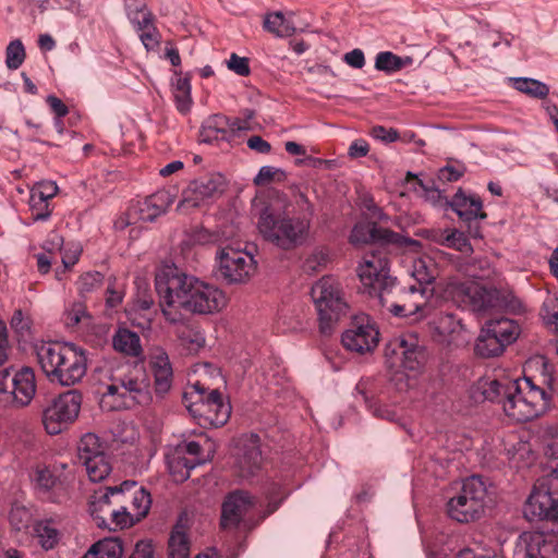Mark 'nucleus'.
<instances>
[{
  "mask_svg": "<svg viewBox=\"0 0 558 558\" xmlns=\"http://www.w3.org/2000/svg\"><path fill=\"white\" fill-rule=\"evenodd\" d=\"M155 287L161 312L171 324L183 322L179 308L207 315L220 312L227 305V296L221 289L186 275L174 266H167L156 275Z\"/></svg>",
  "mask_w": 558,
  "mask_h": 558,
  "instance_id": "nucleus-1",
  "label": "nucleus"
},
{
  "mask_svg": "<svg viewBox=\"0 0 558 558\" xmlns=\"http://www.w3.org/2000/svg\"><path fill=\"white\" fill-rule=\"evenodd\" d=\"M359 277L368 294L397 317H410L422 310L423 294L415 286L399 287L389 274L388 259L380 255H366L359 267Z\"/></svg>",
  "mask_w": 558,
  "mask_h": 558,
  "instance_id": "nucleus-2",
  "label": "nucleus"
},
{
  "mask_svg": "<svg viewBox=\"0 0 558 558\" xmlns=\"http://www.w3.org/2000/svg\"><path fill=\"white\" fill-rule=\"evenodd\" d=\"M525 383L530 386V390L523 395L518 380L485 377L471 387L470 395L476 403L484 401L500 403L506 415L519 422H526L545 411L547 397L546 392L535 387L531 379L526 378Z\"/></svg>",
  "mask_w": 558,
  "mask_h": 558,
  "instance_id": "nucleus-3",
  "label": "nucleus"
},
{
  "mask_svg": "<svg viewBox=\"0 0 558 558\" xmlns=\"http://www.w3.org/2000/svg\"><path fill=\"white\" fill-rule=\"evenodd\" d=\"M290 202L283 193L276 192L270 203L259 213L257 228L262 236L271 244L289 251L303 244L311 223L307 218L291 216Z\"/></svg>",
  "mask_w": 558,
  "mask_h": 558,
  "instance_id": "nucleus-4",
  "label": "nucleus"
},
{
  "mask_svg": "<svg viewBox=\"0 0 558 558\" xmlns=\"http://www.w3.org/2000/svg\"><path fill=\"white\" fill-rule=\"evenodd\" d=\"M38 363L52 384L74 386L87 371L85 351L74 344L44 342L36 348Z\"/></svg>",
  "mask_w": 558,
  "mask_h": 558,
  "instance_id": "nucleus-5",
  "label": "nucleus"
},
{
  "mask_svg": "<svg viewBox=\"0 0 558 558\" xmlns=\"http://www.w3.org/2000/svg\"><path fill=\"white\" fill-rule=\"evenodd\" d=\"M311 296L317 311L319 331L330 336L349 311L342 286L336 278L325 276L313 284Z\"/></svg>",
  "mask_w": 558,
  "mask_h": 558,
  "instance_id": "nucleus-6",
  "label": "nucleus"
},
{
  "mask_svg": "<svg viewBox=\"0 0 558 558\" xmlns=\"http://www.w3.org/2000/svg\"><path fill=\"white\" fill-rule=\"evenodd\" d=\"M36 393L35 373L24 366L0 371V404L5 408H24Z\"/></svg>",
  "mask_w": 558,
  "mask_h": 558,
  "instance_id": "nucleus-7",
  "label": "nucleus"
},
{
  "mask_svg": "<svg viewBox=\"0 0 558 558\" xmlns=\"http://www.w3.org/2000/svg\"><path fill=\"white\" fill-rule=\"evenodd\" d=\"M486 487L482 478L472 475L462 483L460 493L447 504L449 517L458 522L468 523L480 519L484 512Z\"/></svg>",
  "mask_w": 558,
  "mask_h": 558,
  "instance_id": "nucleus-8",
  "label": "nucleus"
},
{
  "mask_svg": "<svg viewBox=\"0 0 558 558\" xmlns=\"http://www.w3.org/2000/svg\"><path fill=\"white\" fill-rule=\"evenodd\" d=\"M195 399L186 404L189 412L198 420L199 425L220 427L225 425L231 414V405L225 402L218 389L207 390L201 383L193 385Z\"/></svg>",
  "mask_w": 558,
  "mask_h": 558,
  "instance_id": "nucleus-9",
  "label": "nucleus"
},
{
  "mask_svg": "<svg viewBox=\"0 0 558 558\" xmlns=\"http://www.w3.org/2000/svg\"><path fill=\"white\" fill-rule=\"evenodd\" d=\"M385 357L391 366L395 365V359L400 360L401 366L416 376L423 373L429 355L418 339L409 333L391 339L385 345Z\"/></svg>",
  "mask_w": 558,
  "mask_h": 558,
  "instance_id": "nucleus-10",
  "label": "nucleus"
},
{
  "mask_svg": "<svg viewBox=\"0 0 558 558\" xmlns=\"http://www.w3.org/2000/svg\"><path fill=\"white\" fill-rule=\"evenodd\" d=\"M82 395L77 390H69L56 398L43 413L45 429L50 435L60 434L78 416Z\"/></svg>",
  "mask_w": 558,
  "mask_h": 558,
  "instance_id": "nucleus-11",
  "label": "nucleus"
},
{
  "mask_svg": "<svg viewBox=\"0 0 558 558\" xmlns=\"http://www.w3.org/2000/svg\"><path fill=\"white\" fill-rule=\"evenodd\" d=\"M217 276L228 283H244L255 271L254 257L246 252L225 247L217 252Z\"/></svg>",
  "mask_w": 558,
  "mask_h": 558,
  "instance_id": "nucleus-12",
  "label": "nucleus"
},
{
  "mask_svg": "<svg viewBox=\"0 0 558 558\" xmlns=\"http://www.w3.org/2000/svg\"><path fill=\"white\" fill-rule=\"evenodd\" d=\"M453 299L460 306L482 312L499 305V292L476 282H462L454 287Z\"/></svg>",
  "mask_w": 558,
  "mask_h": 558,
  "instance_id": "nucleus-13",
  "label": "nucleus"
},
{
  "mask_svg": "<svg viewBox=\"0 0 558 558\" xmlns=\"http://www.w3.org/2000/svg\"><path fill=\"white\" fill-rule=\"evenodd\" d=\"M264 458L260 449V438L256 434L245 435L238 441L235 466L242 478H251L259 473Z\"/></svg>",
  "mask_w": 558,
  "mask_h": 558,
  "instance_id": "nucleus-14",
  "label": "nucleus"
},
{
  "mask_svg": "<svg viewBox=\"0 0 558 558\" xmlns=\"http://www.w3.org/2000/svg\"><path fill=\"white\" fill-rule=\"evenodd\" d=\"M225 190V181L220 174H211L196 179L190 183L183 192V197L178 204V210L183 208H196L208 199L221 195Z\"/></svg>",
  "mask_w": 558,
  "mask_h": 558,
  "instance_id": "nucleus-15",
  "label": "nucleus"
},
{
  "mask_svg": "<svg viewBox=\"0 0 558 558\" xmlns=\"http://www.w3.org/2000/svg\"><path fill=\"white\" fill-rule=\"evenodd\" d=\"M379 331L368 319L362 318L352 323L341 337L343 347L352 352L365 354L378 344Z\"/></svg>",
  "mask_w": 558,
  "mask_h": 558,
  "instance_id": "nucleus-16",
  "label": "nucleus"
},
{
  "mask_svg": "<svg viewBox=\"0 0 558 558\" xmlns=\"http://www.w3.org/2000/svg\"><path fill=\"white\" fill-rule=\"evenodd\" d=\"M256 505V498L246 490H234L227 495L222 507L220 525L223 530H235L243 517Z\"/></svg>",
  "mask_w": 558,
  "mask_h": 558,
  "instance_id": "nucleus-17",
  "label": "nucleus"
},
{
  "mask_svg": "<svg viewBox=\"0 0 558 558\" xmlns=\"http://www.w3.org/2000/svg\"><path fill=\"white\" fill-rule=\"evenodd\" d=\"M350 241L353 244H365L368 242L397 244L399 246L417 244V241L403 238L387 228L378 227L376 223L356 225L351 231Z\"/></svg>",
  "mask_w": 558,
  "mask_h": 558,
  "instance_id": "nucleus-18",
  "label": "nucleus"
},
{
  "mask_svg": "<svg viewBox=\"0 0 558 558\" xmlns=\"http://www.w3.org/2000/svg\"><path fill=\"white\" fill-rule=\"evenodd\" d=\"M555 539L542 532L522 533L513 550V558H551Z\"/></svg>",
  "mask_w": 558,
  "mask_h": 558,
  "instance_id": "nucleus-19",
  "label": "nucleus"
},
{
  "mask_svg": "<svg viewBox=\"0 0 558 558\" xmlns=\"http://www.w3.org/2000/svg\"><path fill=\"white\" fill-rule=\"evenodd\" d=\"M451 209L459 216L461 220L469 223V232L474 238H481L480 227L476 225L474 229L471 223L477 219H485L486 213L483 211V203L477 195H466L462 189H459L449 203Z\"/></svg>",
  "mask_w": 558,
  "mask_h": 558,
  "instance_id": "nucleus-20",
  "label": "nucleus"
},
{
  "mask_svg": "<svg viewBox=\"0 0 558 558\" xmlns=\"http://www.w3.org/2000/svg\"><path fill=\"white\" fill-rule=\"evenodd\" d=\"M129 17L133 24L142 31L141 40L147 50L154 49L159 44V33L153 24V15L146 9V5L136 0L126 2Z\"/></svg>",
  "mask_w": 558,
  "mask_h": 558,
  "instance_id": "nucleus-21",
  "label": "nucleus"
},
{
  "mask_svg": "<svg viewBox=\"0 0 558 558\" xmlns=\"http://www.w3.org/2000/svg\"><path fill=\"white\" fill-rule=\"evenodd\" d=\"M524 517L529 521L551 520L554 521L555 497L544 488H535L524 505Z\"/></svg>",
  "mask_w": 558,
  "mask_h": 558,
  "instance_id": "nucleus-22",
  "label": "nucleus"
},
{
  "mask_svg": "<svg viewBox=\"0 0 558 558\" xmlns=\"http://www.w3.org/2000/svg\"><path fill=\"white\" fill-rule=\"evenodd\" d=\"M149 364L154 375L155 392L162 398L170 391L173 380L169 356L162 349H157L151 354Z\"/></svg>",
  "mask_w": 558,
  "mask_h": 558,
  "instance_id": "nucleus-23",
  "label": "nucleus"
},
{
  "mask_svg": "<svg viewBox=\"0 0 558 558\" xmlns=\"http://www.w3.org/2000/svg\"><path fill=\"white\" fill-rule=\"evenodd\" d=\"M119 487L123 495V504L125 505V501L130 500V511L133 518L140 522L148 514L151 506L149 492L134 481H124Z\"/></svg>",
  "mask_w": 558,
  "mask_h": 558,
  "instance_id": "nucleus-24",
  "label": "nucleus"
},
{
  "mask_svg": "<svg viewBox=\"0 0 558 558\" xmlns=\"http://www.w3.org/2000/svg\"><path fill=\"white\" fill-rule=\"evenodd\" d=\"M121 501H123V495L119 485L96 490L90 496L89 500V512L96 524L98 525V520H100L102 515L109 517V513H111L114 507L121 504Z\"/></svg>",
  "mask_w": 558,
  "mask_h": 558,
  "instance_id": "nucleus-25",
  "label": "nucleus"
},
{
  "mask_svg": "<svg viewBox=\"0 0 558 558\" xmlns=\"http://www.w3.org/2000/svg\"><path fill=\"white\" fill-rule=\"evenodd\" d=\"M172 203L173 196L169 191H157L138 204V219L151 222L165 214Z\"/></svg>",
  "mask_w": 558,
  "mask_h": 558,
  "instance_id": "nucleus-26",
  "label": "nucleus"
},
{
  "mask_svg": "<svg viewBox=\"0 0 558 558\" xmlns=\"http://www.w3.org/2000/svg\"><path fill=\"white\" fill-rule=\"evenodd\" d=\"M203 143L213 144L219 141H230V119L223 114L209 116L199 131Z\"/></svg>",
  "mask_w": 558,
  "mask_h": 558,
  "instance_id": "nucleus-27",
  "label": "nucleus"
},
{
  "mask_svg": "<svg viewBox=\"0 0 558 558\" xmlns=\"http://www.w3.org/2000/svg\"><path fill=\"white\" fill-rule=\"evenodd\" d=\"M202 463L201 459L186 458L182 449H175L167 456L168 470L175 482L186 481L191 475V471Z\"/></svg>",
  "mask_w": 558,
  "mask_h": 558,
  "instance_id": "nucleus-28",
  "label": "nucleus"
},
{
  "mask_svg": "<svg viewBox=\"0 0 558 558\" xmlns=\"http://www.w3.org/2000/svg\"><path fill=\"white\" fill-rule=\"evenodd\" d=\"M506 347L499 338L495 337L490 330L484 325L476 339L474 352L477 356L489 359L499 356Z\"/></svg>",
  "mask_w": 558,
  "mask_h": 558,
  "instance_id": "nucleus-29",
  "label": "nucleus"
},
{
  "mask_svg": "<svg viewBox=\"0 0 558 558\" xmlns=\"http://www.w3.org/2000/svg\"><path fill=\"white\" fill-rule=\"evenodd\" d=\"M112 344L116 351L129 356L138 357L143 353L140 336L126 328L117 330Z\"/></svg>",
  "mask_w": 558,
  "mask_h": 558,
  "instance_id": "nucleus-30",
  "label": "nucleus"
},
{
  "mask_svg": "<svg viewBox=\"0 0 558 558\" xmlns=\"http://www.w3.org/2000/svg\"><path fill=\"white\" fill-rule=\"evenodd\" d=\"M124 545L119 537H106L92 545L82 558H122Z\"/></svg>",
  "mask_w": 558,
  "mask_h": 558,
  "instance_id": "nucleus-31",
  "label": "nucleus"
},
{
  "mask_svg": "<svg viewBox=\"0 0 558 558\" xmlns=\"http://www.w3.org/2000/svg\"><path fill=\"white\" fill-rule=\"evenodd\" d=\"M138 521L135 520L129 510V507L121 501L109 513V517L102 515L98 520V527H107L109 530L125 529L134 525Z\"/></svg>",
  "mask_w": 558,
  "mask_h": 558,
  "instance_id": "nucleus-32",
  "label": "nucleus"
},
{
  "mask_svg": "<svg viewBox=\"0 0 558 558\" xmlns=\"http://www.w3.org/2000/svg\"><path fill=\"white\" fill-rule=\"evenodd\" d=\"M485 326L504 342L505 347L511 344L520 335L519 325L509 318H498L488 320Z\"/></svg>",
  "mask_w": 558,
  "mask_h": 558,
  "instance_id": "nucleus-33",
  "label": "nucleus"
},
{
  "mask_svg": "<svg viewBox=\"0 0 558 558\" xmlns=\"http://www.w3.org/2000/svg\"><path fill=\"white\" fill-rule=\"evenodd\" d=\"M433 241L439 245L454 248L461 253L472 252V246L463 232L457 229H446L435 232Z\"/></svg>",
  "mask_w": 558,
  "mask_h": 558,
  "instance_id": "nucleus-34",
  "label": "nucleus"
},
{
  "mask_svg": "<svg viewBox=\"0 0 558 558\" xmlns=\"http://www.w3.org/2000/svg\"><path fill=\"white\" fill-rule=\"evenodd\" d=\"M34 533L39 545L45 550L57 546L60 539V532L51 520H39L34 524Z\"/></svg>",
  "mask_w": 558,
  "mask_h": 558,
  "instance_id": "nucleus-35",
  "label": "nucleus"
},
{
  "mask_svg": "<svg viewBox=\"0 0 558 558\" xmlns=\"http://www.w3.org/2000/svg\"><path fill=\"white\" fill-rule=\"evenodd\" d=\"M190 544L185 526L177 523L169 538V558H189Z\"/></svg>",
  "mask_w": 558,
  "mask_h": 558,
  "instance_id": "nucleus-36",
  "label": "nucleus"
},
{
  "mask_svg": "<svg viewBox=\"0 0 558 558\" xmlns=\"http://www.w3.org/2000/svg\"><path fill=\"white\" fill-rule=\"evenodd\" d=\"M104 453V445L97 435L87 433L82 436L77 446V459L80 463L86 462L87 459H95Z\"/></svg>",
  "mask_w": 558,
  "mask_h": 558,
  "instance_id": "nucleus-37",
  "label": "nucleus"
},
{
  "mask_svg": "<svg viewBox=\"0 0 558 558\" xmlns=\"http://www.w3.org/2000/svg\"><path fill=\"white\" fill-rule=\"evenodd\" d=\"M264 27L277 37H290L295 33L293 22L280 11L268 14L264 21Z\"/></svg>",
  "mask_w": 558,
  "mask_h": 558,
  "instance_id": "nucleus-38",
  "label": "nucleus"
},
{
  "mask_svg": "<svg viewBox=\"0 0 558 558\" xmlns=\"http://www.w3.org/2000/svg\"><path fill=\"white\" fill-rule=\"evenodd\" d=\"M435 325L439 335L451 339L460 335L464 329L462 318L450 312H441L435 320Z\"/></svg>",
  "mask_w": 558,
  "mask_h": 558,
  "instance_id": "nucleus-39",
  "label": "nucleus"
},
{
  "mask_svg": "<svg viewBox=\"0 0 558 558\" xmlns=\"http://www.w3.org/2000/svg\"><path fill=\"white\" fill-rule=\"evenodd\" d=\"M412 63L411 57L401 58L390 51L377 53L375 59V69L386 73H393Z\"/></svg>",
  "mask_w": 558,
  "mask_h": 558,
  "instance_id": "nucleus-40",
  "label": "nucleus"
},
{
  "mask_svg": "<svg viewBox=\"0 0 558 558\" xmlns=\"http://www.w3.org/2000/svg\"><path fill=\"white\" fill-rule=\"evenodd\" d=\"M513 87L533 98L544 99L549 93V87L537 80L529 77H517L512 80Z\"/></svg>",
  "mask_w": 558,
  "mask_h": 558,
  "instance_id": "nucleus-41",
  "label": "nucleus"
},
{
  "mask_svg": "<svg viewBox=\"0 0 558 558\" xmlns=\"http://www.w3.org/2000/svg\"><path fill=\"white\" fill-rule=\"evenodd\" d=\"M82 464L85 466L89 480L95 483L101 482L111 472V464L105 453L95 459H87V461Z\"/></svg>",
  "mask_w": 558,
  "mask_h": 558,
  "instance_id": "nucleus-42",
  "label": "nucleus"
},
{
  "mask_svg": "<svg viewBox=\"0 0 558 558\" xmlns=\"http://www.w3.org/2000/svg\"><path fill=\"white\" fill-rule=\"evenodd\" d=\"M121 386V397H125L126 393L132 396V399L137 403H146L149 400L146 385L133 377H124L119 380Z\"/></svg>",
  "mask_w": 558,
  "mask_h": 558,
  "instance_id": "nucleus-43",
  "label": "nucleus"
},
{
  "mask_svg": "<svg viewBox=\"0 0 558 558\" xmlns=\"http://www.w3.org/2000/svg\"><path fill=\"white\" fill-rule=\"evenodd\" d=\"M35 488L41 495H48L47 498L51 501L54 499L50 496V492L56 487L58 477L47 468L37 469L33 477Z\"/></svg>",
  "mask_w": 558,
  "mask_h": 558,
  "instance_id": "nucleus-44",
  "label": "nucleus"
},
{
  "mask_svg": "<svg viewBox=\"0 0 558 558\" xmlns=\"http://www.w3.org/2000/svg\"><path fill=\"white\" fill-rule=\"evenodd\" d=\"M173 96L179 111L186 112L190 110L192 102L190 78L181 76L177 78Z\"/></svg>",
  "mask_w": 558,
  "mask_h": 558,
  "instance_id": "nucleus-45",
  "label": "nucleus"
},
{
  "mask_svg": "<svg viewBox=\"0 0 558 558\" xmlns=\"http://www.w3.org/2000/svg\"><path fill=\"white\" fill-rule=\"evenodd\" d=\"M25 56V49L20 39L10 41L5 49V64L8 69H19L24 62Z\"/></svg>",
  "mask_w": 558,
  "mask_h": 558,
  "instance_id": "nucleus-46",
  "label": "nucleus"
},
{
  "mask_svg": "<svg viewBox=\"0 0 558 558\" xmlns=\"http://www.w3.org/2000/svg\"><path fill=\"white\" fill-rule=\"evenodd\" d=\"M104 276L99 271H89L83 274L77 281L80 294L85 298L87 294L99 289L102 284Z\"/></svg>",
  "mask_w": 558,
  "mask_h": 558,
  "instance_id": "nucleus-47",
  "label": "nucleus"
},
{
  "mask_svg": "<svg viewBox=\"0 0 558 558\" xmlns=\"http://www.w3.org/2000/svg\"><path fill=\"white\" fill-rule=\"evenodd\" d=\"M32 513L25 506L14 504L11 508L9 520L12 527L16 531H21L28 526L31 522Z\"/></svg>",
  "mask_w": 558,
  "mask_h": 558,
  "instance_id": "nucleus-48",
  "label": "nucleus"
},
{
  "mask_svg": "<svg viewBox=\"0 0 558 558\" xmlns=\"http://www.w3.org/2000/svg\"><path fill=\"white\" fill-rule=\"evenodd\" d=\"M286 178L287 173L282 169L272 166H263L254 178V183L256 185H265L272 181L282 182Z\"/></svg>",
  "mask_w": 558,
  "mask_h": 558,
  "instance_id": "nucleus-49",
  "label": "nucleus"
},
{
  "mask_svg": "<svg viewBox=\"0 0 558 558\" xmlns=\"http://www.w3.org/2000/svg\"><path fill=\"white\" fill-rule=\"evenodd\" d=\"M293 205L298 209V217L307 218L311 223V219L314 216V206L308 201L307 196L300 190H295L293 193Z\"/></svg>",
  "mask_w": 558,
  "mask_h": 558,
  "instance_id": "nucleus-50",
  "label": "nucleus"
},
{
  "mask_svg": "<svg viewBox=\"0 0 558 558\" xmlns=\"http://www.w3.org/2000/svg\"><path fill=\"white\" fill-rule=\"evenodd\" d=\"M466 171V167L463 163H458L457 166L447 165L439 169L438 179L442 182H456Z\"/></svg>",
  "mask_w": 558,
  "mask_h": 558,
  "instance_id": "nucleus-51",
  "label": "nucleus"
},
{
  "mask_svg": "<svg viewBox=\"0 0 558 558\" xmlns=\"http://www.w3.org/2000/svg\"><path fill=\"white\" fill-rule=\"evenodd\" d=\"M58 190L56 182L47 181L39 183L31 194L35 195L34 199L38 201L39 204H43L44 201L51 199L58 193Z\"/></svg>",
  "mask_w": 558,
  "mask_h": 558,
  "instance_id": "nucleus-52",
  "label": "nucleus"
},
{
  "mask_svg": "<svg viewBox=\"0 0 558 558\" xmlns=\"http://www.w3.org/2000/svg\"><path fill=\"white\" fill-rule=\"evenodd\" d=\"M227 68L240 76H247L251 73L248 58L231 53L227 61Z\"/></svg>",
  "mask_w": 558,
  "mask_h": 558,
  "instance_id": "nucleus-53",
  "label": "nucleus"
},
{
  "mask_svg": "<svg viewBox=\"0 0 558 558\" xmlns=\"http://www.w3.org/2000/svg\"><path fill=\"white\" fill-rule=\"evenodd\" d=\"M34 198H35V195L31 194L29 206L32 209L33 219L35 221L47 220L51 215V211L48 208L49 207L48 201H44L43 204H39L38 201H36Z\"/></svg>",
  "mask_w": 558,
  "mask_h": 558,
  "instance_id": "nucleus-54",
  "label": "nucleus"
},
{
  "mask_svg": "<svg viewBox=\"0 0 558 558\" xmlns=\"http://www.w3.org/2000/svg\"><path fill=\"white\" fill-rule=\"evenodd\" d=\"M86 307L82 303H75L73 307L66 313L65 324L69 327L77 326L83 318H87Z\"/></svg>",
  "mask_w": 558,
  "mask_h": 558,
  "instance_id": "nucleus-55",
  "label": "nucleus"
},
{
  "mask_svg": "<svg viewBox=\"0 0 558 558\" xmlns=\"http://www.w3.org/2000/svg\"><path fill=\"white\" fill-rule=\"evenodd\" d=\"M371 135L378 141L392 143L399 138V134L395 129H386L383 125H375L371 130Z\"/></svg>",
  "mask_w": 558,
  "mask_h": 558,
  "instance_id": "nucleus-56",
  "label": "nucleus"
},
{
  "mask_svg": "<svg viewBox=\"0 0 558 558\" xmlns=\"http://www.w3.org/2000/svg\"><path fill=\"white\" fill-rule=\"evenodd\" d=\"M63 244H64L63 236L60 235L58 232L52 231L49 233L47 240L45 241L43 248L48 254H51L56 251H59L61 253L64 248Z\"/></svg>",
  "mask_w": 558,
  "mask_h": 558,
  "instance_id": "nucleus-57",
  "label": "nucleus"
},
{
  "mask_svg": "<svg viewBox=\"0 0 558 558\" xmlns=\"http://www.w3.org/2000/svg\"><path fill=\"white\" fill-rule=\"evenodd\" d=\"M129 558H155L151 541H138Z\"/></svg>",
  "mask_w": 558,
  "mask_h": 558,
  "instance_id": "nucleus-58",
  "label": "nucleus"
},
{
  "mask_svg": "<svg viewBox=\"0 0 558 558\" xmlns=\"http://www.w3.org/2000/svg\"><path fill=\"white\" fill-rule=\"evenodd\" d=\"M369 151V145L368 143L363 140L359 138L351 143L348 149V155L351 158H361L368 154Z\"/></svg>",
  "mask_w": 558,
  "mask_h": 558,
  "instance_id": "nucleus-59",
  "label": "nucleus"
},
{
  "mask_svg": "<svg viewBox=\"0 0 558 558\" xmlns=\"http://www.w3.org/2000/svg\"><path fill=\"white\" fill-rule=\"evenodd\" d=\"M80 254H81V248L78 246H75L73 250L63 248V251L61 252L63 272L76 264V262L78 260Z\"/></svg>",
  "mask_w": 558,
  "mask_h": 558,
  "instance_id": "nucleus-60",
  "label": "nucleus"
},
{
  "mask_svg": "<svg viewBox=\"0 0 558 558\" xmlns=\"http://www.w3.org/2000/svg\"><path fill=\"white\" fill-rule=\"evenodd\" d=\"M347 64L354 69H362L365 64V57L361 49H353L343 57Z\"/></svg>",
  "mask_w": 558,
  "mask_h": 558,
  "instance_id": "nucleus-61",
  "label": "nucleus"
},
{
  "mask_svg": "<svg viewBox=\"0 0 558 558\" xmlns=\"http://www.w3.org/2000/svg\"><path fill=\"white\" fill-rule=\"evenodd\" d=\"M46 101L56 114V118H63L69 113L68 107L63 104V101L60 98L53 95H49Z\"/></svg>",
  "mask_w": 558,
  "mask_h": 558,
  "instance_id": "nucleus-62",
  "label": "nucleus"
},
{
  "mask_svg": "<svg viewBox=\"0 0 558 558\" xmlns=\"http://www.w3.org/2000/svg\"><path fill=\"white\" fill-rule=\"evenodd\" d=\"M247 146L259 154H268L271 149L270 144L258 135L251 136L247 140Z\"/></svg>",
  "mask_w": 558,
  "mask_h": 558,
  "instance_id": "nucleus-63",
  "label": "nucleus"
},
{
  "mask_svg": "<svg viewBox=\"0 0 558 558\" xmlns=\"http://www.w3.org/2000/svg\"><path fill=\"white\" fill-rule=\"evenodd\" d=\"M180 338L184 343H190L191 349L194 350L202 348L205 344V337L201 332L191 330L187 333L180 336Z\"/></svg>",
  "mask_w": 558,
  "mask_h": 558,
  "instance_id": "nucleus-64",
  "label": "nucleus"
}]
</instances>
